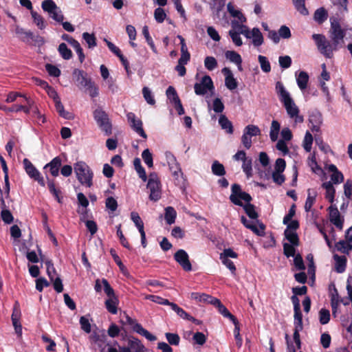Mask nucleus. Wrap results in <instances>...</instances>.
<instances>
[{"label": "nucleus", "instance_id": "42", "mask_svg": "<svg viewBox=\"0 0 352 352\" xmlns=\"http://www.w3.org/2000/svg\"><path fill=\"white\" fill-rule=\"evenodd\" d=\"M280 128V125L277 120H273L272 122L270 136L272 142H275L277 140Z\"/></svg>", "mask_w": 352, "mask_h": 352}, {"label": "nucleus", "instance_id": "50", "mask_svg": "<svg viewBox=\"0 0 352 352\" xmlns=\"http://www.w3.org/2000/svg\"><path fill=\"white\" fill-rule=\"evenodd\" d=\"M310 190V189L307 190L308 195L305 204V210L306 212H309L316 202V193L314 192V195H311Z\"/></svg>", "mask_w": 352, "mask_h": 352}, {"label": "nucleus", "instance_id": "40", "mask_svg": "<svg viewBox=\"0 0 352 352\" xmlns=\"http://www.w3.org/2000/svg\"><path fill=\"white\" fill-rule=\"evenodd\" d=\"M41 7L42 9L45 12H48L50 15L56 10H58V7L53 0H44L41 3Z\"/></svg>", "mask_w": 352, "mask_h": 352}, {"label": "nucleus", "instance_id": "25", "mask_svg": "<svg viewBox=\"0 0 352 352\" xmlns=\"http://www.w3.org/2000/svg\"><path fill=\"white\" fill-rule=\"evenodd\" d=\"M55 108L56 111L58 113V115L67 120H72L74 118V115L72 113L66 111L64 109V106L62 104L60 99L54 102Z\"/></svg>", "mask_w": 352, "mask_h": 352}, {"label": "nucleus", "instance_id": "18", "mask_svg": "<svg viewBox=\"0 0 352 352\" xmlns=\"http://www.w3.org/2000/svg\"><path fill=\"white\" fill-rule=\"evenodd\" d=\"M212 300L214 302L212 305L218 309V311L223 317L229 318L232 322V323L238 320L237 318L229 311V310L221 303V302L218 298H216Z\"/></svg>", "mask_w": 352, "mask_h": 352}, {"label": "nucleus", "instance_id": "3", "mask_svg": "<svg viewBox=\"0 0 352 352\" xmlns=\"http://www.w3.org/2000/svg\"><path fill=\"white\" fill-rule=\"evenodd\" d=\"M73 77L75 84L79 89H85L88 91L91 98H95L98 96V87L95 85L94 82L92 81L86 72L79 69H75L73 71Z\"/></svg>", "mask_w": 352, "mask_h": 352}, {"label": "nucleus", "instance_id": "41", "mask_svg": "<svg viewBox=\"0 0 352 352\" xmlns=\"http://www.w3.org/2000/svg\"><path fill=\"white\" fill-rule=\"evenodd\" d=\"M128 346L130 347L131 350L133 352H142L144 349V346L141 344L140 340L135 338L129 340Z\"/></svg>", "mask_w": 352, "mask_h": 352}, {"label": "nucleus", "instance_id": "11", "mask_svg": "<svg viewBox=\"0 0 352 352\" xmlns=\"http://www.w3.org/2000/svg\"><path fill=\"white\" fill-rule=\"evenodd\" d=\"M329 218L331 223H333L339 230L343 229L344 217H341L340 213L336 205L331 204L329 208Z\"/></svg>", "mask_w": 352, "mask_h": 352}, {"label": "nucleus", "instance_id": "1", "mask_svg": "<svg viewBox=\"0 0 352 352\" xmlns=\"http://www.w3.org/2000/svg\"><path fill=\"white\" fill-rule=\"evenodd\" d=\"M330 29L329 35L330 41L327 40L323 34H314V40L320 53L327 58L333 57V52L338 51L344 45V38L346 34V28H342L339 19L335 16L330 18Z\"/></svg>", "mask_w": 352, "mask_h": 352}, {"label": "nucleus", "instance_id": "12", "mask_svg": "<svg viewBox=\"0 0 352 352\" xmlns=\"http://www.w3.org/2000/svg\"><path fill=\"white\" fill-rule=\"evenodd\" d=\"M174 259L177 262L184 270L190 272L192 270V265L189 260V256L187 252L180 249L177 250L174 254Z\"/></svg>", "mask_w": 352, "mask_h": 352}, {"label": "nucleus", "instance_id": "45", "mask_svg": "<svg viewBox=\"0 0 352 352\" xmlns=\"http://www.w3.org/2000/svg\"><path fill=\"white\" fill-rule=\"evenodd\" d=\"M284 234L291 245L296 246L299 245V238L296 232L284 231Z\"/></svg>", "mask_w": 352, "mask_h": 352}, {"label": "nucleus", "instance_id": "17", "mask_svg": "<svg viewBox=\"0 0 352 352\" xmlns=\"http://www.w3.org/2000/svg\"><path fill=\"white\" fill-rule=\"evenodd\" d=\"M281 102L283 104L287 113L290 118H293L298 116L299 113V109L291 97L285 99Z\"/></svg>", "mask_w": 352, "mask_h": 352}, {"label": "nucleus", "instance_id": "30", "mask_svg": "<svg viewBox=\"0 0 352 352\" xmlns=\"http://www.w3.org/2000/svg\"><path fill=\"white\" fill-rule=\"evenodd\" d=\"M275 88L280 102L291 97L289 93L285 89L280 81L276 82Z\"/></svg>", "mask_w": 352, "mask_h": 352}, {"label": "nucleus", "instance_id": "43", "mask_svg": "<svg viewBox=\"0 0 352 352\" xmlns=\"http://www.w3.org/2000/svg\"><path fill=\"white\" fill-rule=\"evenodd\" d=\"M142 34H143V35H144V38H145L148 45L151 48L152 51L154 53H157V49H156V47H155V45L154 44L153 38L150 36L148 26L145 25V26L143 27V28H142Z\"/></svg>", "mask_w": 352, "mask_h": 352}, {"label": "nucleus", "instance_id": "60", "mask_svg": "<svg viewBox=\"0 0 352 352\" xmlns=\"http://www.w3.org/2000/svg\"><path fill=\"white\" fill-rule=\"evenodd\" d=\"M242 168L243 172L245 173L248 177H250L252 175V159L247 158L243 162Z\"/></svg>", "mask_w": 352, "mask_h": 352}, {"label": "nucleus", "instance_id": "32", "mask_svg": "<svg viewBox=\"0 0 352 352\" xmlns=\"http://www.w3.org/2000/svg\"><path fill=\"white\" fill-rule=\"evenodd\" d=\"M335 248L338 251L348 254L352 250V244L346 240H340L335 244Z\"/></svg>", "mask_w": 352, "mask_h": 352}, {"label": "nucleus", "instance_id": "57", "mask_svg": "<svg viewBox=\"0 0 352 352\" xmlns=\"http://www.w3.org/2000/svg\"><path fill=\"white\" fill-rule=\"evenodd\" d=\"M294 327H302L303 328V324H302V314L300 310V308L294 309Z\"/></svg>", "mask_w": 352, "mask_h": 352}, {"label": "nucleus", "instance_id": "2", "mask_svg": "<svg viewBox=\"0 0 352 352\" xmlns=\"http://www.w3.org/2000/svg\"><path fill=\"white\" fill-rule=\"evenodd\" d=\"M230 201L236 206L243 207L246 214L252 219H256L258 214L255 210V206L250 202L252 200L251 195L241 190L238 184H234L231 187Z\"/></svg>", "mask_w": 352, "mask_h": 352}, {"label": "nucleus", "instance_id": "14", "mask_svg": "<svg viewBox=\"0 0 352 352\" xmlns=\"http://www.w3.org/2000/svg\"><path fill=\"white\" fill-rule=\"evenodd\" d=\"M330 297H331V306L332 309L333 314H335L337 311L338 307L340 302H342V298L339 296L338 289L336 287L334 283H331L329 285Z\"/></svg>", "mask_w": 352, "mask_h": 352}, {"label": "nucleus", "instance_id": "47", "mask_svg": "<svg viewBox=\"0 0 352 352\" xmlns=\"http://www.w3.org/2000/svg\"><path fill=\"white\" fill-rule=\"evenodd\" d=\"M121 224H119L116 226L117 228V236L120 239V242L122 244V246H124L125 248L128 250H131V247L128 242L126 238L124 236L123 232L121 230Z\"/></svg>", "mask_w": 352, "mask_h": 352}, {"label": "nucleus", "instance_id": "28", "mask_svg": "<svg viewBox=\"0 0 352 352\" xmlns=\"http://www.w3.org/2000/svg\"><path fill=\"white\" fill-rule=\"evenodd\" d=\"M309 75L306 72L301 71L296 77V82L300 90H305L307 87Z\"/></svg>", "mask_w": 352, "mask_h": 352}, {"label": "nucleus", "instance_id": "7", "mask_svg": "<svg viewBox=\"0 0 352 352\" xmlns=\"http://www.w3.org/2000/svg\"><path fill=\"white\" fill-rule=\"evenodd\" d=\"M214 89L212 80L208 75H205L200 82H196L194 85L195 93L198 96H204L208 91H212Z\"/></svg>", "mask_w": 352, "mask_h": 352}, {"label": "nucleus", "instance_id": "20", "mask_svg": "<svg viewBox=\"0 0 352 352\" xmlns=\"http://www.w3.org/2000/svg\"><path fill=\"white\" fill-rule=\"evenodd\" d=\"M61 166V159L60 157H54L50 162L47 164L44 168H49L50 172L53 177H57L58 175L59 169Z\"/></svg>", "mask_w": 352, "mask_h": 352}, {"label": "nucleus", "instance_id": "26", "mask_svg": "<svg viewBox=\"0 0 352 352\" xmlns=\"http://www.w3.org/2000/svg\"><path fill=\"white\" fill-rule=\"evenodd\" d=\"M252 43L254 46L258 47L263 43V36L258 28H254L250 32Z\"/></svg>", "mask_w": 352, "mask_h": 352}, {"label": "nucleus", "instance_id": "37", "mask_svg": "<svg viewBox=\"0 0 352 352\" xmlns=\"http://www.w3.org/2000/svg\"><path fill=\"white\" fill-rule=\"evenodd\" d=\"M226 57L231 62L236 64L239 66V69H241L242 58L239 53L235 51H227L226 52Z\"/></svg>", "mask_w": 352, "mask_h": 352}, {"label": "nucleus", "instance_id": "56", "mask_svg": "<svg viewBox=\"0 0 352 352\" xmlns=\"http://www.w3.org/2000/svg\"><path fill=\"white\" fill-rule=\"evenodd\" d=\"M227 8L232 16L238 18L241 22L245 21V18L243 14L239 10H235L230 3L228 4Z\"/></svg>", "mask_w": 352, "mask_h": 352}, {"label": "nucleus", "instance_id": "51", "mask_svg": "<svg viewBox=\"0 0 352 352\" xmlns=\"http://www.w3.org/2000/svg\"><path fill=\"white\" fill-rule=\"evenodd\" d=\"M258 60L263 72L265 73H269L271 71V65L267 58L264 56L259 55L258 57Z\"/></svg>", "mask_w": 352, "mask_h": 352}, {"label": "nucleus", "instance_id": "61", "mask_svg": "<svg viewBox=\"0 0 352 352\" xmlns=\"http://www.w3.org/2000/svg\"><path fill=\"white\" fill-rule=\"evenodd\" d=\"M319 320L321 324H326L330 320V312L328 309H321L319 311Z\"/></svg>", "mask_w": 352, "mask_h": 352}, {"label": "nucleus", "instance_id": "53", "mask_svg": "<svg viewBox=\"0 0 352 352\" xmlns=\"http://www.w3.org/2000/svg\"><path fill=\"white\" fill-rule=\"evenodd\" d=\"M296 9L302 14L307 15L308 10L305 7V0H292Z\"/></svg>", "mask_w": 352, "mask_h": 352}, {"label": "nucleus", "instance_id": "38", "mask_svg": "<svg viewBox=\"0 0 352 352\" xmlns=\"http://www.w3.org/2000/svg\"><path fill=\"white\" fill-rule=\"evenodd\" d=\"M211 169L212 173L217 176H223L226 173L224 166L217 160L213 162Z\"/></svg>", "mask_w": 352, "mask_h": 352}, {"label": "nucleus", "instance_id": "48", "mask_svg": "<svg viewBox=\"0 0 352 352\" xmlns=\"http://www.w3.org/2000/svg\"><path fill=\"white\" fill-rule=\"evenodd\" d=\"M243 131L251 138L261 134V130L258 126L254 124H249L246 126Z\"/></svg>", "mask_w": 352, "mask_h": 352}, {"label": "nucleus", "instance_id": "62", "mask_svg": "<svg viewBox=\"0 0 352 352\" xmlns=\"http://www.w3.org/2000/svg\"><path fill=\"white\" fill-rule=\"evenodd\" d=\"M229 36L232 38V42L234 43V45L237 47H240L243 45L242 39L240 36V34H239V32H236L234 30H230Z\"/></svg>", "mask_w": 352, "mask_h": 352}, {"label": "nucleus", "instance_id": "31", "mask_svg": "<svg viewBox=\"0 0 352 352\" xmlns=\"http://www.w3.org/2000/svg\"><path fill=\"white\" fill-rule=\"evenodd\" d=\"M328 18V12L324 8L317 9L314 14V19L318 23H323Z\"/></svg>", "mask_w": 352, "mask_h": 352}, {"label": "nucleus", "instance_id": "8", "mask_svg": "<svg viewBox=\"0 0 352 352\" xmlns=\"http://www.w3.org/2000/svg\"><path fill=\"white\" fill-rule=\"evenodd\" d=\"M23 164L25 170L28 176L36 181L41 186H45V183L43 176L33 164L27 158L23 159Z\"/></svg>", "mask_w": 352, "mask_h": 352}, {"label": "nucleus", "instance_id": "19", "mask_svg": "<svg viewBox=\"0 0 352 352\" xmlns=\"http://www.w3.org/2000/svg\"><path fill=\"white\" fill-rule=\"evenodd\" d=\"M165 156L169 167V170L171 173H175V171H180L182 170L176 157L171 152H166Z\"/></svg>", "mask_w": 352, "mask_h": 352}, {"label": "nucleus", "instance_id": "27", "mask_svg": "<svg viewBox=\"0 0 352 352\" xmlns=\"http://www.w3.org/2000/svg\"><path fill=\"white\" fill-rule=\"evenodd\" d=\"M171 173L174 178L175 184L180 189L185 190L186 179L184 177V173L182 170L180 171H175V173Z\"/></svg>", "mask_w": 352, "mask_h": 352}, {"label": "nucleus", "instance_id": "9", "mask_svg": "<svg viewBox=\"0 0 352 352\" xmlns=\"http://www.w3.org/2000/svg\"><path fill=\"white\" fill-rule=\"evenodd\" d=\"M15 32L16 34L20 36V39L23 42H28L30 40H32L35 43L41 45H43L45 43L43 37L38 34L35 35L30 30L26 31L19 26L16 27Z\"/></svg>", "mask_w": 352, "mask_h": 352}, {"label": "nucleus", "instance_id": "15", "mask_svg": "<svg viewBox=\"0 0 352 352\" xmlns=\"http://www.w3.org/2000/svg\"><path fill=\"white\" fill-rule=\"evenodd\" d=\"M241 221L245 228L251 230L254 233H255L258 236H264L265 226L263 223H261L259 224V228H258L256 225H254L252 222L248 220L246 217L244 216H242L241 217Z\"/></svg>", "mask_w": 352, "mask_h": 352}, {"label": "nucleus", "instance_id": "46", "mask_svg": "<svg viewBox=\"0 0 352 352\" xmlns=\"http://www.w3.org/2000/svg\"><path fill=\"white\" fill-rule=\"evenodd\" d=\"M82 38L85 40L89 48H93L97 45L96 38L94 34L84 32Z\"/></svg>", "mask_w": 352, "mask_h": 352}, {"label": "nucleus", "instance_id": "39", "mask_svg": "<svg viewBox=\"0 0 352 352\" xmlns=\"http://www.w3.org/2000/svg\"><path fill=\"white\" fill-rule=\"evenodd\" d=\"M31 15L38 29L43 30L46 28L47 23L41 15L34 10L31 11Z\"/></svg>", "mask_w": 352, "mask_h": 352}, {"label": "nucleus", "instance_id": "22", "mask_svg": "<svg viewBox=\"0 0 352 352\" xmlns=\"http://www.w3.org/2000/svg\"><path fill=\"white\" fill-rule=\"evenodd\" d=\"M190 298L195 300L196 302L212 305L214 302L212 300L215 299L216 298L205 293L192 292L190 294Z\"/></svg>", "mask_w": 352, "mask_h": 352}, {"label": "nucleus", "instance_id": "52", "mask_svg": "<svg viewBox=\"0 0 352 352\" xmlns=\"http://www.w3.org/2000/svg\"><path fill=\"white\" fill-rule=\"evenodd\" d=\"M142 157L148 167L151 168L153 166V155L148 148H146L142 153Z\"/></svg>", "mask_w": 352, "mask_h": 352}, {"label": "nucleus", "instance_id": "35", "mask_svg": "<svg viewBox=\"0 0 352 352\" xmlns=\"http://www.w3.org/2000/svg\"><path fill=\"white\" fill-rule=\"evenodd\" d=\"M177 216L176 210L171 206H168L165 208L164 219L168 225H171L175 223Z\"/></svg>", "mask_w": 352, "mask_h": 352}, {"label": "nucleus", "instance_id": "33", "mask_svg": "<svg viewBox=\"0 0 352 352\" xmlns=\"http://www.w3.org/2000/svg\"><path fill=\"white\" fill-rule=\"evenodd\" d=\"M219 123L223 129L226 130L229 134L233 133V126L232 122L224 115H221L219 119Z\"/></svg>", "mask_w": 352, "mask_h": 352}, {"label": "nucleus", "instance_id": "44", "mask_svg": "<svg viewBox=\"0 0 352 352\" xmlns=\"http://www.w3.org/2000/svg\"><path fill=\"white\" fill-rule=\"evenodd\" d=\"M233 324L234 325V336L236 340V345L239 349H240L242 346L243 340L241 336L240 335V325L239 320L233 322Z\"/></svg>", "mask_w": 352, "mask_h": 352}, {"label": "nucleus", "instance_id": "10", "mask_svg": "<svg viewBox=\"0 0 352 352\" xmlns=\"http://www.w3.org/2000/svg\"><path fill=\"white\" fill-rule=\"evenodd\" d=\"M126 322L131 325L133 330L138 334L145 337L149 341H155L157 337L151 334L148 331L142 327V324L137 322L135 319H133L129 316H126Z\"/></svg>", "mask_w": 352, "mask_h": 352}, {"label": "nucleus", "instance_id": "34", "mask_svg": "<svg viewBox=\"0 0 352 352\" xmlns=\"http://www.w3.org/2000/svg\"><path fill=\"white\" fill-rule=\"evenodd\" d=\"M58 52H59L60 56L65 60H69L73 56L72 50L68 48L65 43H61L58 45Z\"/></svg>", "mask_w": 352, "mask_h": 352}, {"label": "nucleus", "instance_id": "5", "mask_svg": "<svg viewBox=\"0 0 352 352\" xmlns=\"http://www.w3.org/2000/svg\"><path fill=\"white\" fill-rule=\"evenodd\" d=\"M147 188L150 191L149 199L151 201H157L161 198V182L155 172L151 173L148 176Z\"/></svg>", "mask_w": 352, "mask_h": 352}, {"label": "nucleus", "instance_id": "63", "mask_svg": "<svg viewBox=\"0 0 352 352\" xmlns=\"http://www.w3.org/2000/svg\"><path fill=\"white\" fill-rule=\"evenodd\" d=\"M1 217L6 224H10L14 220L13 215L9 210H2L1 212Z\"/></svg>", "mask_w": 352, "mask_h": 352}, {"label": "nucleus", "instance_id": "4", "mask_svg": "<svg viewBox=\"0 0 352 352\" xmlns=\"http://www.w3.org/2000/svg\"><path fill=\"white\" fill-rule=\"evenodd\" d=\"M74 169L77 179L82 186L88 188L93 186L94 173L85 162L80 161L75 163Z\"/></svg>", "mask_w": 352, "mask_h": 352}, {"label": "nucleus", "instance_id": "59", "mask_svg": "<svg viewBox=\"0 0 352 352\" xmlns=\"http://www.w3.org/2000/svg\"><path fill=\"white\" fill-rule=\"evenodd\" d=\"M102 283L104 287V292L109 298L117 296L113 289L111 287L107 279L102 278Z\"/></svg>", "mask_w": 352, "mask_h": 352}, {"label": "nucleus", "instance_id": "58", "mask_svg": "<svg viewBox=\"0 0 352 352\" xmlns=\"http://www.w3.org/2000/svg\"><path fill=\"white\" fill-rule=\"evenodd\" d=\"M205 67L209 70H214L218 65L217 61L213 56H206L204 60Z\"/></svg>", "mask_w": 352, "mask_h": 352}, {"label": "nucleus", "instance_id": "23", "mask_svg": "<svg viewBox=\"0 0 352 352\" xmlns=\"http://www.w3.org/2000/svg\"><path fill=\"white\" fill-rule=\"evenodd\" d=\"M335 260V271L338 273H343L346 267L347 259L345 256H339L338 254L333 255Z\"/></svg>", "mask_w": 352, "mask_h": 352}, {"label": "nucleus", "instance_id": "29", "mask_svg": "<svg viewBox=\"0 0 352 352\" xmlns=\"http://www.w3.org/2000/svg\"><path fill=\"white\" fill-rule=\"evenodd\" d=\"M133 166L140 178H141L143 182H146L147 180V175L144 168L142 166L141 160L139 157H135L134 159Z\"/></svg>", "mask_w": 352, "mask_h": 352}, {"label": "nucleus", "instance_id": "54", "mask_svg": "<svg viewBox=\"0 0 352 352\" xmlns=\"http://www.w3.org/2000/svg\"><path fill=\"white\" fill-rule=\"evenodd\" d=\"M166 94L168 99L170 100V101L173 104L178 101V100H180L176 89L173 86H169L168 87Z\"/></svg>", "mask_w": 352, "mask_h": 352}, {"label": "nucleus", "instance_id": "49", "mask_svg": "<svg viewBox=\"0 0 352 352\" xmlns=\"http://www.w3.org/2000/svg\"><path fill=\"white\" fill-rule=\"evenodd\" d=\"M313 136L309 131H307L303 140V148L307 152H310L313 144Z\"/></svg>", "mask_w": 352, "mask_h": 352}, {"label": "nucleus", "instance_id": "13", "mask_svg": "<svg viewBox=\"0 0 352 352\" xmlns=\"http://www.w3.org/2000/svg\"><path fill=\"white\" fill-rule=\"evenodd\" d=\"M127 119L133 130L141 137L146 139L147 138V135L143 129L142 120L137 118L135 113L132 112L127 114Z\"/></svg>", "mask_w": 352, "mask_h": 352}, {"label": "nucleus", "instance_id": "64", "mask_svg": "<svg viewBox=\"0 0 352 352\" xmlns=\"http://www.w3.org/2000/svg\"><path fill=\"white\" fill-rule=\"evenodd\" d=\"M344 195L349 199H352V181L347 179L344 184Z\"/></svg>", "mask_w": 352, "mask_h": 352}, {"label": "nucleus", "instance_id": "36", "mask_svg": "<svg viewBox=\"0 0 352 352\" xmlns=\"http://www.w3.org/2000/svg\"><path fill=\"white\" fill-rule=\"evenodd\" d=\"M40 85L46 89L48 96L53 99L54 102L60 99L54 88L50 86L46 81L41 80Z\"/></svg>", "mask_w": 352, "mask_h": 352}, {"label": "nucleus", "instance_id": "55", "mask_svg": "<svg viewBox=\"0 0 352 352\" xmlns=\"http://www.w3.org/2000/svg\"><path fill=\"white\" fill-rule=\"evenodd\" d=\"M165 336L169 344L174 346L179 345L180 337L177 333H166Z\"/></svg>", "mask_w": 352, "mask_h": 352}, {"label": "nucleus", "instance_id": "6", "mask_svg": "<svg viewBox=\"0 0 352 352\" xmlns=\"http://www.w3.org/2000/svg\"><path fill=\"white\" fill-rule=\"evenodd\" d=\"M94 118L98 126L106 135H109L112 133V125L107 113L100 107L94 111Z\"/></svg>", "mask_w": 352, "mask_h": 352}, {"label": "nucleus", "instance_id": "21", "mask_svg": "<svg viewBox=\"0 0 352 352\" xmlns=\"http://www.w3.org/2000/svg\"><path fill=\"white\" fill-rule=\"evenodd\" d=\"M231 28L234 30L236 32H239V34H243L248 38H251L250 31L248 28L236 20L231 21Z\"/></svg>", "mask_w": 352, "mask_h": 352}, {"label": "nucleus", "instance_id": "24", "mask_svg": "<svg viewBox=\"0 0 352 352\" xmlns=\"http://www.w3.org/2000/svg\"><path fill=\"white\" fill-rule=\"evenodd\" d=\"M118 303L119 300L118 296L109 298L104 302L107 310L112 314H116L118 313Z\"/></svg>", "mask_w": 352, "mask_h": 352}, {"label": "nucleus", "instance_id": "16", "mask_svg": "<svg viewBox=\"0 0 352 352\" xmlns=\"http://www.w3.org/2000/svg\"><path fill=\"white\" fill-rule=\"evenodd\" d=\"M222 73L225 76V85L230 90L235 89L238 86L236 80L234 78L231 70L228 67H224L222 69Z\"/></svg>", "mask_w": 352, "mask_h": 352}]
</instances>
